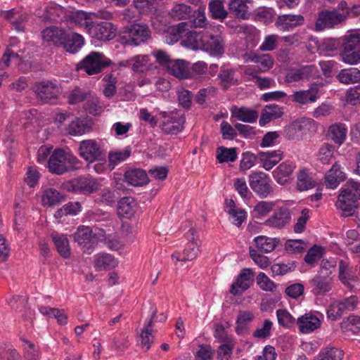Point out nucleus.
Listing matches in <instances>:
<instances>
[{"instance_id": "f257e3e1", "label": "nucleus", "mask_w": 360, "mask_h": 360, "mask_svg": "<svg viewBox=\"0 0 360 360\" xmlns=\"http://www.w3.org/2000/svg\"><path fill=\"white\" fill-rule=\"evenodd\" d=\"M79 160L63 149H56L49 158L48 167L52 174L60 175L79 167Z\"/></svg>"}, {"instance_id": "f03ea898", "label": "nucleus", "mask_w": 360, "mask_h": 360, "mask_svg": "<svg viewBox=\"0 0 360 360\" xmlns=\"http://www.w3.org/2000/svg\"><path fill=\"white\" fill-rule=\"evenodd\" d=\"M152 38L149 27L143 23L134 24L126 28L120 37V42L124 46H138L148 43Z\"/></svg>"}, {"instance_id": "7ed1b4c3", "label": "nucleus", "mask_w": 360, "mask_h": 360, "mask_svg": "<svg viewBox=\"0 0 360 360\" xmlns=\"http://www.w3.org/2000/svg\"><path fill=\"white\" fill-rule=\"evenodd\" d=\"M340 56L345 63L349 65L360 63V32L356 31L345 36Z\"/></svg>"}, {"instance_id": "20e7f679", "label": "nucleus", "mask_w": 360, "mask_h": 360, "mask_svg": "<svg viewBox=\"0 0 360 360\" xmlns=\"http://www.w3.org/2000/svg\"><path fill=\"white\" fill-rule=\"evenodd\" d=\"M112 63L102 53L91 51L77 65V70H83L89 75L101 72Z\"/></svg>"}, {"instance_id": "39448f33", "label": "nucleus", "mask_w": 360, "mask_h": 360, "mask_svg": "<svg viewBox=\"0 0 360 360\" xmlns=\"http://www.w3.org/2000/svg\"><path fill=\"white\" fill-rule=\"evenodd\" d=\"M63 189L72 193L90 194L100 188L98 181L90 176H79L62 184Z\"/></svg>"}, {"instance_id": "423d86ee", "label": "nucleus", "mask_w": 360, "mask_h": 360, "mask_svg": "<svg viewBox=\"0 0 360 360\" xmlns=\"http://www.w3.org/2000/svg\"><path fill=\"white\" fill-rule=\"evenodd\" d=\"M79 155L89 163L103 159L104 153L101 144L94 139L83 140L79 143Z\"/></svg>"}, {"instance_id": "0eeeda50", "label": "nucleus", "mask_w": 360, "mask_h": 360, "mask_svg": "<svg viewBox=\"0 0 360 360\" xmlns=\"http://www.w3.org/2000/svg\"><path fill=\"white\" fill-rule=\"evenodd\" d=\"M345 20V15L337 10L322 11L318 14V18L314 25V30L321 32L325 29L334 27Z\"/></svg>"}, {"instance_id": "6e6552de", "label": "nucleus", "mask_w": 360, "mask_h": 360, "mask_svg": "<svg viewBox=\"0 0 360 360\" xmlns=\"http://www.w3.org/2000/svg\"><path fill=\"white\" fill-rule=\"evenodd\" d=\"M249 184L252 191L260 198H266L273 193L270 179L264 172H255L250 174Z\"/></svg>"}, {"instance_id": "1a4fd4ad", "label": "nucleus", "mask_w": 360, "mask_h": 360, "mask_svg": "<svg viewBox=\"0 0 360 360\" xmlns=\"http://www.w3.org/2000/svg\"><path fill=\"white\" fill-rule=\"evenodd\" d=\"M323 85V82H312L309 84L308 89L295 91L291 95V100L301 105L313 103L319 98L320 88Z\"/></svg>"}, {"instance_id": "9d476101", "label": "nucleus", "mask_w": 360, "mask_h": 360, "mask_svg": "<svg viewBox=\"0 0 360 360\" xmlns=\"http://www.w3.org/2000/svg\"><path fill=\"white\" fill-rule=\"evenodd\" d=\"M291 220L290 209L286 206H281L277 207L264 224L270 228L281 230L289 225Z\"/></svg>"}, {"instance_id": "9b49d317", "label": "nucleus", "mask_w": 360, "mask_h": 360, "mask_svg": "<svg viewBox=\"0 0 360 360\" xmlns=\"http://www.w3.org/2000/svg\"><path fill=\"white\" fill-rule=\"evenodd\" d=\"M117 30V27L110 22H92L88 32L92 38L100 41H109L116 36Z\"/></svg>"}, {"instance_id": "f8f14e48", "label": "nucleus", "mask_w": 360, "mask_h": 360, "mask_svg": "<svg viewBox=\"0 0 360 360\" xmlns=\"http://www.w3.org/2000/svg\"><path fill=\"white\" fill-rule=\"evenodd\" d=\"M162 129L166 134H176L184 128L185 117L178 111L162 113Z\"/></svg>"}, {"instance_id": "ddd939ff", "label": "nucleus", "mask_w": 360, "mask_h": 360, "mask_svg": "<svg viewBox=\"0 0 360 360\" xmlns=\"http://www.w3.org/2000/svg\"><path fill=\"white\" fill-rule=\"evenodd\" d=\"M312 124L309 119L297 120L285 127L284 136L289 140H300L308 133Z\"/></svg>"}, {"instance_id": "4468645a", "label": "nucleus", "mask_w": 360, "mask_h": 360, "mask_svg": "<svg viewBox=\"0 0 360 360\" xmlns=\"http://www.w3.org/2000/svg\"><path fill=\"white\" fill-rule=\"evenodd\" d=\"M189 243L184 250L182 257H180L179 253L172 255V257L177 261H192L197 257L199 253V248L201 245L200 240L195 236L193 229H191L189 230Z\"/></svg>"}, {"instance_id": "2eb2a0df", "label": "nucleus", "mask_w": 360, "mask_h": 360, "mask_svg": "<svg viewBox=\"0 0 360 360\" xmlns=\"http://www.w3.org/2000/svg\"><path fill=\"white\" fill-rule=\"evenodd\" d=\"M254 274L250 269H243L230 288V293L238 295L247 290L254 282Z\"/></svg>"}, {"instance_id": "dca6fc26", "label": "nucleus", "mask_w": 360, "mask_h": 360, "mask_svg": "<svg viewBox=\"0 0 360 360\" xmlns=\"http://www.w3.org/2000/svg\"><path fill=\"white\" fill-rule=\"evenodd\" d=\"M73 238L79 245L83 246L84 253H91L96 243V238L92 236V230L89 226L79 227L74 233Z\"/></svg>"}, {"instance_id": "f3484780", "label": "nucleus", "mask_w": 360, "mask_h": 360, "mask_svg": "<svg viewBox=\"0 0 360 360\" xmlns=\"http://www.w3.org/2000/svg\"><path fill=\"white\" fill-rule=\"evenodd\" d=\"M33 89L37 98L43 102H48L56 98L59 93L58 86L51 81L37 82Z\"/></svg>"}, {"instance_id": "a211bd4d", "label": "nucleus", "mask_w": 360, "mask_h": 360, "mask_svg": "<svg viewBox=\"0 0 360 360\" xmlns=\"http://www.w3.org/2000/svg\"><path fill=\"white\" fill-rule=\"evenodd\" d=\"M347 188L344 189L338 196L336 206L340 209L344 216H351L358 207V200L352 195Z\"/></svg>"}, {"instance_id": "6ab92c4d", "label": "nucleus", "mask_w": 360, "mask_h": 360, "mask_svg": "<svg viewBox=\"0 0 360 360\" xmlns=\"http://www.w3.org/2000/svg\"><path fill=\"white\" fill-rule=\"evenodd\" d=\"M304 17L300 14H283L278 15L275 25L283 32H288L304 24Z\"/></svg>"}, {"instance_id": "aec40b11", "label": "nucleus", "mask_w": 360, "mask_h": 360, "mask_svg": "<svg viewBox=\"0 0 360 360\" xmlns=\"http://www.w3.org/2000/svg\"><path fill=\"white\" fill-rule=\"evenodd\" d=\"M213 56H220L224 53L223 41L218 34L205 30L202 49Z\"/></svg>"}, {"instance_id": "412c9836", "label": "nucleus", "mask_w": 360, "mask_h": 360, "mask_svg": "<svg viewBox=\"0 0 360 360\" xmlns=\"http://www.w3.org/2000/svg\"><path fill=\"white\" fill-rule=\"evenodd\" d=\"M316 68L314 65H304L299 68L288 70L285 76V82L292 83L304 79H309L315 73Z\"/></svg>"}, {"instance_id": "4be33fe9", "label": "nucleus", "mask_w": 360, "mask_h": 360, "mask_svg": "<svg viewBox=\"0 0 360 360\" xmlns=\"http://www.w3.org/2000/svg\"><path fill=\"white\" fill-rule=\"evenodd\" d=\"M347 127L345 124L336 122L331 124L327 131L326 138L338 146H342L347 139Z\"/></svg>"}, {"instance_id": "5701e85b", "label": "nucleus", "mask_w": 360, "mask_h": 360, "mask_svg": "<svg viewBox=\"0 0 360 360\" xmlns=\"http://www.w3.org/2000/svg\"><path fill=\"white\" fill-rule=\"evenodd\" d=\"M295 169V164L290 161H285L280 164L273 172V176L276 182L281 185L289 183L290 176Z\"/></svg>"}, {"instance_id": "b1692460", "label": "nucleus", "mask_w": 360, "mask_h": 360, "mask_svg": "<svg viewBox=\"0 0 360 360\" xmlns=\"http://www.w3.org/2000/svg\"><path fill=\"white\" fill-rule=\"evenodd\" d=\"M297 324L302 333H310L321 326L320 319L311 313H307L297 319Z\"/></svg>"}, {"instance_id": "393cba45", "label": "nucleus", "mask_w": 360, "mask_h": 360, "mask_svg": "<svg viewBox=\"0 0 360 360\" xmlns=\"http://www.w3.org/2000/svg\"><path fill=\"white\" fill-rule=\"evenodd\" d=\"M137 207V203L132 197H124L118 202L117 214L120 217L130 219L134 216Z\"/></svg>"}, {"instance_id": "a878e982", "label": "nucleus", "mask_w": 360, "mask_h": 360, "mask_svg": "<svg viewBox=\"0 0 360 360\" xmlns=\"http://www.w3.org/2000/svg\"><path fill=\"white\" fill-rule=\"evenodd\" d=\"M124 178L125 182L134 186H141L148 182V174L141 169L134 168L127 170Z\"/></svg>"}, {"instance_id": "bb28decb", "label": "nucleus", "mask_w": 360, "mask_h": 360, "mask_svg": "<svg viewBox=\"0 0 360 360\" xmlns=\"http://www.w3.org/2000/svg\"><path fill=\"white\" fill-rule=\"evenodd\" d=\"M250 3V0H230L229 12L238 18L248 19L250 16L248 4Z\"/></svg>"}, {"instance_id": "cd10ccee", "label": "nucleus", "mask_w": 360, "mask_h": 360, "mask_svg": "<svg viewBox=\"0 0 360 360\" xmlns=\"http://www.w3.org/2000/svg\"><path fill=\"white\" fill-rule=\"evenodd\" d=\"M167 70L171 75L180 79H187L192 76L188 67V63L184 60H172Z\"/></svg>"}, {"instance_id": "c85d7f7f", "label": "nucleus", "mask_w": 360, "mask_h": 360, "mask_svg": "<svg viewBox=\"0 0 360 360\" xmlns=\"http://www.w3.org/2000/svg\"><path fill=\"white\" fill-rule=\"evenodd\" d=\"M65 34L63 29L56 26L48 27L41 32V37L44 41L52 42L56 46H61L65 39Z\"/></svg>"}, {"instance_id": "c756f323", "label": "nucleus", "mask_w": 360, "mask_h": 360, "mask_svg": "<svg viewBox=\"0 0 360 360\" xmlns=\"http://www.w3.org/2000/svg\"><path fill=\"white\" fill-rule=\"evenodd\" d=\"M345 179V174L341 170L340 165L335 162L326 175V185L328 188L334 189Z\"/></svg>"}, {"instance_id": "7c9ffc66", "label": "nucleus", "mask_w": 360, "mask_h": 360, "mask_svg": "<svg viewBox=\"0 0 360 360\" xmlns=\"http://www.w3.org/2000/svg\"><path fill=\"white\" fill-rule=\"evenodd\" d=\"M1 15L4 19L9 21L18 32H22L24 30L23 24L27 20V15L14 9L2 11Z\"/></svg>"}, {"instance_id": "2f4dec72", "label": "nucleus", "mask_w": 360, "mask_h": 360, "mask_svg": "<svg viewBox=\"0 0 360 360\" xmlns=\"http://www.w3.org/2000/svg\"><path fill=\"white\" fill-rule=\"evenodd\" d=\"M231 112L232 117L244 122L254 123L258 118V113L255 110L245 107L233 106Z\"/></svg>"}, {"instance_id": "473e14b6", "label": "nucleus", "mask_w": 360, "mask_h": 360, "mask_svg": "<svg viewBox=\"0 0 360 360\" xmlns=\"http://www.w3.org/2000/svg\"><path fill=\"white\" fill-rule=\"evenodd\" d=\"M283 114V108L276 104H269L262 110L259 123L264 126L272 120L281 117Z\"/></svg>"}, {"instance_id": "72a5a7b5", "label": "nucleus", "mask_w": 360, "mask_h": 360, "mask_svg": "<svg viewBox=\"0 0 360 360\" xmlns=\"http://www.w3.org/2000/svg\"><path fill=\"white\" fill-rule=\"evenodd\" d=\"M156 314L157 310L155 309L152 312L151 317L147 321H146L144 327L140 335L141 345L146 351H148L150 348V346L153 342V336L151 333V330L153 322L156 317Z\"/></svg>"}, {"instance_id": "f704fd0d", "label": "nucleus", "mask_w": 360, "mask_h": 360, "mask_svg": "<svg viewBox=\"0 0 360 360\" xmlns=\"http://www.w3.org/2000/svg\"><path fill=\"white\" fill-rule=\"evenodd\" d=\"M84 41L82 35L77 33H66L65 39L61 46L69 53H77L84 45Z\"/></svg>"}, {"instance_id": "c9c22d12", "label": "nucleus", "mask_w": 360, "mask_h": 360, "mask_svg": "<svg viewBox=\"0 0 360 360\" xmlns=\"http://www.w3.org/2000/svg\"><path fill=\"white\" fill-rule=\"evenodd\" d=\"M338 82L343 84H353L360 82V70L356 68H349L340 70L336 75Z\"/></svg>"}, {"instance_id": "e433bc0d", "label": "nucleus", "mask_w": 360, "mask_h": 360, "mask_svg": "<svg viewBox=\"0 0 360 360\" xmlns=\"http://www.w3.org/2000/svg\"><path fill=\"white\" fill-rule=\"evenodd\" d=\"M258 156L262 163V167L266 170H270L281 161L283 152L281 150L259 152Z\"/></svg>"}, {"instance_id": "4c0bfd02", "label": "nucleus", "mask_w": 360, "mask_h": 360, "mask_svg": "<svg viewBox=\"0 0 360 360\" xmlns=\"http://www.w3.org/2000/svg\"><path fill=\"white\" fill-rule=\"evenodd\" d=\"M117 264V260L110 254L100 253L95 256L94 267L98 271L109 270L116 267Z\"/></svg>"}, {"instance_id": "58836bf2", "label": "nucleus", "mask_w": 360, "mask_h": 360, "mask_svg": "<svg viewBox=\"0 0 360 360\" xmlns=\"http://www.w3.org/2000/svg\"><path fill=\"white\" fill-rule=\"evenodd\" d=\"M338 269V278L341 283L347 287L352 288V282L355 281L356 278L354 269L352 266H349L344 260H340L339 262Z\"/></svg>"}, {"instance_id": "ea45409f", "label": "nucleus", "mask_w": 360, "mask_h": 360, "mask_svg": "<svg viewBox=\"0 0 360 360\" xmlns=\"http://www.w3.org/2000/svg\"><path fill=\"white\" fill-rule=\"evenodd\" d=\"M69 12L60 6L57 5L49 8L44 18L45 20L53 22H68Z\"/></svg>"}, {"instance_id": "a19ab883", "label": "nucleus", "mask_w": 360, "mask_h": 360, "mask_svg": "<svg viewBox=\"0 0 360 360\" xmlns=\"http://www.w3.org/2000/svg\"><path fill=\"white\" fill-rule=\"evenodd\" d=\"M312 292L316 295H324L331 290V284L329 279L320 275L315 276L311 281Z\"/></svg>"}, {"instance_id": "79ce46f5", "label": "nucleus", "mask_w": 360, "mask_h": 360, "mask_svg": "<svg viewBox=\"0 0 360 360\" xmlns=\"http://www.w3.org/2000/svg\"><path fill=\"white\" fill-rule=\"evenodd\" d=\"M205 30L197 32L193 30H187L186 33L185 45L192 49H202Z\"/></svg>"}, {"instance_id": "37998d69", "label": "nucleus", "mask_w": 360, "mask_h": 360, "mask_svg": "<svg viewBox=\"0 0 360 360\" xmlns=\"http://www.w3.org/2000/svg\"><path fill=\"white\" fill-rule=\"evenodd\" d=\"M51 236L60 255L65 259L69 258L70 257V248L67 237L58 233H53Z\"/></svg>"}, {"instance_id": "c03bdc74", "label": "nucleus", "mask_w": 360, "mask_h": 360, "mask_svg": "<svg viewBox=\"0 0 360 360\" xmlns=\"http://www.w3.org/2000/svg\"><path fill=\"white\" fill-rule=\"evenodd\" d=\"M64 200V196L55 188H49L44 191L41 195L43 205L53 207Z\"/></svg>"}, {"instance_id": "a18cd8bd", "label": "nucleus", "mask_w": 360, "mask_h": 360, "mask_svg": "<svg viewBox=\"0 0 360 360\" xmlns=\"http://www.w3.org/2000/svg\"><path fill=\"white\" fill-rule=\"evenodd\" d=\"M156 68L150 61L148 55H138L132 57V70L135 72H145Z\"/></svg>"}, {"instance_id": "49530a36", "label": "nucleus", "mask_w": 360, "mask_h": 360, "mask_svg": "<svg viewBox=\"0 0 360 360\" xmlns=\"http://www.w3.org/2000/svg\"><path fill=\"white\" fill-rule=\"evenodd\" d=\"M317 160L323 165H329L335 158V146L328 143H323L319 148Z\"/></svg>"}, {"instance_id": "de8ad7c7", "label": "nucleus", "mask_w": 360, "mask_h": 360, "mask_svg": "<svg viewBox=\"0 0 360 360\" xmlns=\"http://www.w3.org/2000/svg\"><path fill=\"white\" fill-rule=\"evenodd\" d=\"M68 15V22L74 23L79 27H84L87 31L89 30L92 22L90 21V13L88 14L86 12L79 11L75 13L69 12Z\"/></svg>"}, {"instance_id": "09e8293b", "label": "nucleus", "mask_w": 360, "mask_h": 360, "mask_svg": "<svg viewBox=\"0 0 360 360\" xmlns=\"http://www.w3.org/2000/svg\"><path fill=\"white\" fill-rule=\"evenodd\" d=\"M91 125L84 119L75 117L68 126V132L73 136L82 135L89 132Z\"/></svg>"}, {"instance_id": "8fccbe9b", "label": "nucleus", "mask_w": 360, "mask_h": 360, "mask_svg": "<svg viewBox=\"0 0 360 360\" xmlns=\"http://www.w3.org/2000/svg\"><path fill=\"white\" fill-rule=\"evenodd\" d=\"M297 187L300 191L309 190L316 186L315 181L312 179L307 169H300L297 173Z\"/></svg>"}, {"instance_id": "3c124183", "label": "nucleus", "mask_w": 360, "mask_h": 360, "mask_svg": "<svg viewBox=\"0 0 360 360\" xmlns=\"http://www.w3.org/2000/svg\"><path fill=\"white\" fill-rule=\"evenodd\" d=\"M244 73L248 77L250 81H253L261 89L270 88L274 84L273 79L261 77L258 75L257 72L251 70L250 68H247Z\"/></svg>"}, {"instance_id": "603ef678", "label": "nucleus", "mask_w": 360, "mask_h": 360, "mask_svg": "<svg viewBox=\"0 0 360 360\" xmlns=\"http://www.w3.org/2000/svg\"><path fill=\"white\" fill-rule=\"evenodd\" d=\"M224 0H211L209 2L210 15L214 19L224 20L228 15V12L224 6Z\"/></svg>"}, {"instance_id": "864d4df0", "label": "nucleus", "mask_w": 360, "mask_h": 360, "mask_svg": "<svg viewBox=\"0 0 360 360\" xmlns=\"http://www.w3.org/2000/svg\"><path fill=\"white\" fill-rule=\"evenodd\" d=\"M192 12L191 6L185 4H175L169 12V15L174 20H181L190 17Z\"/></svg>"}, {"instance_id": "5fc2aeb1", "label": "nucleus", "mask_w": 360, "mask_h": 360, "mask_svg": "<svg viewBox=\"0 0 360 360\" xmlns=\"http://www.w3.org/2000/svg\"><path fill=\"white\" fill-rule=\"evenodd\" d=\"M131 155V148H125L122 150L110 151L108 153L109 167L113 169L117 164L127 160Z\"/></svg>"}, {"instance_id": "6e6d98bb", "label": "nucleus", "mask_w": 360, "mask_h": 360, "mask_svg": "<svg viewBox=\"0 0 360 360\" xmlns=\"http://www.w3.org/2000/svg\"><path fill=\"white\" fill-rule=\"evenodd\" d=\"M216 158L219 163L234 162L237 159L236 148L219 146L217 150Z\"/></svg>"}, {"instance_id": "4d7b16f0", "label": "nucleus", "mask_w": 360, "mask_h": 360, "mask_svg": "<svg viewBox=\"0 0 360 360\" xmlns=\"http://www.w3.org/2000/svg\"><path fill=\"white\" fill-rule=\"evenodd\" d=\"M186 22H188V28L191 27H204L207 25V18L205 16V7L200 6L194 11L193 18Z\"/></svg>"}, {"instance_id": "13d9d810", "label": "nucleus", "mask_w": 360, "mask_h": 360, "mask_svg": "<svg viewBox=\"0 0 360 360\" xmlns=\"http://www.w3.org/2000/svg\"><path fill=\"white\" fill-rule=\"evenodd\" d=\"M257 248L264 252H270L273 251L277 244L276 238H271L264 236H260L255 238Z\"/></svg>"}, {"instance_id": "bf43d9fd", "label": "nucleus", "mask_w": 360, "mask_h": 360, "mask_svg": "<svg viewBox=\"0 0 360 360\" xmlns=\"http://www.w3.org/2000/svg\"><path fill=\"white\" fill-rule=\"evenodd\" d=\"M340 328L343 331H352L356 333L360 331V316L350 315L344 319L340 323Z\"/></svg>"}, {"instance_id": "052dcab7", "label": "nucleus", "mask_w": 360, "mask_h": 360, "mask_svg": "<svg viewBox=\"0 0 360 360\" xmlns=\"http://www.w3.org/2000/svg\"><path fill=\"white\" fill-rule=\"evenodd\" d=\"M305 39H313L312 36L308 37L306 35L305 30L299 31L294 34L288 36H284L282 37V41L283 42L286 43L290 46H298L299 45H300L302 41ZM314 39H316V38H314Z\"/></svg>"}, {"instance_id": "680f3d73", "label": "nucleus", "mask_w": 360, "mask_h": 360, "mask_svg": "<svg viewBox=\"0 0 360 360\" xmlns=\"http://www.w3.org/2000/svg\"><path fill=\"white\" fill-rule=\"evenodd\" d=\"M236 72L233 69H221L218 75L224 88H227L230 85H236L238 84V79L236 78Z\"/></svg>"}, {"instance_id": "e2e57ef3", "label": "nucleus", "mask_w": 360, "mask_h": 360, "mask_svg": "<svg viewBox=\"0 0 360 360\" xmlns=\"http://www.w3.org/2000/svg\"><path fill=\"white\" fill-rule=\"evenodd\" d=\"M254 319V315L249 311H240L236 319L237 326L236 331L238 334H241L245 328L246 324L251 322Z\"/></svg>"}, {"instance_id": "0e129e2a", "label": "nucleus", "mask_w": 360, "mask_h": 360, "mask_svg": "<svg viewBox=\"0 0 360 360\" xmlns=\"http://www.w3.org/2000/svg\"><path fill=\"white\" fill-rule=\"evenodd\" d=\"M276 316L278 324L284 328H290L295 323V319L285 309H279L276 311Z\"/></svg>"}, {"instance_id": "69168bd1", "label": "nucleus", "mask_w": 360, "mask_h": 360, "mask_svg": "<svg viewBox=\"0 0 360 360\" xmlns=\"http://www.w3.org/2000/svg\"><path fill=\"white\" fill-rule=\"evenodd\" d=\"M188 22H181L176 26L169 28L168 32L172 37V41H177L180 38L185 37L188 30Z\"/></svg>"}, {"instance_id": "338daca9", "label": "nucleus", "mask_w": 360, "mask_h": 360, "mask_svg": "<svg viewBox=\"0 0 360 360\" xmlns=\"http://www.w3.org/2000/svg\"><path fill=\"white\" fill-rule=\"evenodd\" d=\"M319 354H321L326 360H342L344 356L343 350L334 347L323 348L319 352Z\"/></svg>"}, {"instance_id": "774afa93", "label": "nucleus", "mask_w": 360, "mask_h": 360, "mask_svg": "<svg viewBox=\"0 0 360 360\" xmlns=\"http://www.w3.org/2000/svg\"><path fill=\"white\" fill-rule=\"evenodd\" d=\"M345 100L352 105H360V84L349 87L346 91Z\"/></svg>"}]
</instances>
